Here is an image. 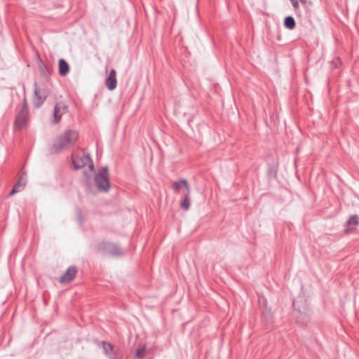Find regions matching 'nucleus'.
Returning a JSON list of instances; mask_svg holds the SVG:
<instances>
[{"mask_svg": "<svg viewBox=\"0 0 359 359\" xmlns=\"http://www.w3.org/2000/svg\"><path fill=\"white\" fill-rule=\"evenodd\" d=\"M79 138V133L74 130H67L62 134L58 135L54 140L53 149L56 152H60L74 145Z\"/></svg>", "mask_w": 359, "mask_h": 359, "instance_id": "f257e3e1", "label": "nucleus"}, {"mask_svg": "<svg viewBox=\"0 0 359 359\" xmlns=\"http://www.w3.org/2000/svg\"><path fill=\"white\" fill-rule=\"evenodd\" d=\"M72 162L75 170H79L88 165L89 171L94 170L93 162L89 154L84 151H76L72 155Z\"/></svg>", "mask_w": 359, "mask_h": 359, "instance_id": "f03ea898", "label": "nucleus"}, {"mask_svg": "<svg viewBox=\"0 0 359 359\" xmlns=\"http://www.w3.org/2000/svg\"><path fill=\"white\" fill-rule=\"evenodd\" d=\"M95 183L97 188L102 191H107L110 189L108 167L101 168L95 175Z\"/></svg>", "mask_w": 359, "mask_h": 359, "instance_id": "7ed1b4c3", "label": "nucleus"}, {"mask_svg": "<svg viewBox=\"0 0 359 359\" xmlns=\"http://www.w3.org/2000/svg\"><path fill=\"white\" fill-rule=\"evenodd\" d=\"M49 95L48 89L45 87H38L34 84V95L33 97V104L36 108H39Z\"/></svg>", "mask_w": 359, "mask_h": 359, "instance_id": "20e7f679", "label": "nucleus"}, {"mask_svg": "<svg viewBox=\"0 0 359 359\" xmlns=\"http://www.w3.org/2000/svg\"><path fill=\"white\" fill-rule=\"evenodd\" d=\"M29 120L28 107L25 100L22 109L18 112L15 120V127L18 130L22 129L26 126Z\"/></svg>", "mask_w": 359, "mask_h": 359, "instance_id": "39448f33", "label": "nucleus"}, {"mask_svg": "<svg viewBox=\"0 0 359 359\" xmlns=\"http://www.w3.org/2000/svg\"><path fill=\"white\" fill-rule=\"evenodd\" d=\"M102 347L108 359H122L123 355L121 350L111 343L102 341Z\"/></svg>", "mask_w": 359, "mask_h": 359, "instance_id": "423d86ee", "label": "nucleus"}, {"mask_svg": "<svg viewBox=\"0 0 359 359\" xmlns=\"http://www.w3.org/2000/svg\"><path fill=\"white\" fill-rule=\"evenodd\" d=\"M68 106L63 102H59L55 104L53 109V117L51 121L53 124L58 123L62 117V116L67 113Z\"/></svg>", "mask_w": 359, "mask_h": 359, "instance_id": "0eeeda50", "label": "nucleus"}, {"mask_svg": "<svg viewBox=\"0 0 359 359\" xmlns=\"http://www.w3.org/2000/svg\"><path fill=\"white\" fill-rule=\"evenodd\" d=\"M99 249L104 253L113 256H121L123 254L118 245L109 242L102 243L99 245Z\"/></svg>", "mask_w": 359, "mask_h": 359, "instance_id": "6e6552de", "label": "nucleus"}, {"mask_svg": "<svg viewBox=\"0 0 359 359\" xmlns=\"http://www.w3.org/2000/svg\"><path fill=\"white\" fill-rule=\"evenodd\" d=\"M77 273V269L76 266H69L65 273L60 276L59 279V282L60 283H67L71 282L76 276Z\"/></svg>", "mask_w": 359, "mask_h": 359, "instance_id": "1a4fd4ad", "label": "nucleus"}, {"mask_svg": "<svg viewBox=\"0 0 359 359\" xmlns=\"http://www.w3.org/2000/svg\"><path fill=\"white\" fill-rule=\"evenodd\" d=\"M116 73L115 69H111L109 76L105 80V85L109 90H113L116 88Z\"/></svg>", "mask_w": 359, "mask_h": 359, "instance_id": "9d476101", "label": "nucleus"}, {"mask_svg": "<svg viewBox=\"0 0 359 359\" xmlns=\"http://www.w3.org/2000/svg\"><path fill=\"white\" fill-rule=\"evenodd\" d=\"M172 188L175 192H179L181 189L184 188L187 191H190V187L186 180H180L179 181L173 182Z\"/></svg>", "mask_w": 359, "mask_h": 359, "instance_id": "9b49d317", "label": "nucleus"}, {"mask_svg": "<svg viewBox=\"0 0 359 359\" xmlns=\"http://www.w3.org/2000/svg\"><path fill=\"white\" fill-rule=\"evenodd\" d=\"M359 224V217L358 215H352L349 219L346 222V226L347 228L346 229V232H349L351 231H353L356 228V226Z\"/></svg>", "mask_w": 359, "mask_h": 359, "instance_id": "f8f14e48", "label": "nucleus"}, {"mask_svg": "<svg viewBox=\"0 0 359 359\" xmlns=\"http://www.w3.org/2000/svg\"><path fill=\"white\" fill-rule=\"evenodd\" d=\"M69 72V66L64 59L59 60V74L60 76H66Z\"/></svg>", "mask_w": 359, "mask_h": 359, "instance_id": "ddd939ff", "label": "nucleus"}, {"mask_svg": "<svg viewBox=\"0 0 359 359\" xmlns=\"http://www.w3.org/2000/svg\"><path fill=\"white\" fill-rule=\"evenodd\" d=\"M191 204L190 191H187L184 199L180 203V208L184 210H188Z\"/></svg>", "mask_w": 359, "mask_h": 359, "instance_id": "4468645a", "label": "nucleus"}, {"mask_svg": "<svg viewBox=\"0 0 359 359\" xmlns=\"http://www.w3.org/2000/svg\"><path fill=\"white\" fill-rule=\"evenodd\" d=\"M25 186V182H24L23 178L20 177L18 182L14 185L12 191L10 193V195H13L14 194L19 192L24 188Z\"/></svg>", "mask_w": 359, "mask_h": 359, "instance_id": "2eb2a0df", "label": "nucleus"}, {"mask_svg": "<svg viewBox=\"0 0 359 359\" xmlns=\"http://www.w3.org/2000/svg\"><path fill=\"white\" fill-rule=\"evenodd\" d=\"M295 20L293 17L287 16L285 18L284 25L289 29H293L295 27Z\"/></svg>", "mask_w": 359, "mask_h": 359, "instance_id": "dca6fc26", "label": "nucleus"}, {"mask_svg": "<svg viewBox=\"0 0 359 359\" xmlns=\"http://www.w3.org/2000/svg\"><path fill=\"white\" fill-rule=\"evenodd\" d=\"M294 9L297 11L299 8V2L302 4H305L306 0H290Z\"/></svg>", "mask_w": 359, "mask_h": 359, "instance_id": "f3484780", "label": "nucleus"}, {"mask_svg": "<svg viewBox=\"0 0 359 359\" xmlns=\"http://www.w3.org/2000/svg\"><path fill=\"white\" fill-rule=\"evenodd\" d=\"M83 174L86 175V182H88V181L90 180V177L86 175V172H84Z\"/></svg>", "mask_w": 359, "mask_h": 359, "instance_id": "a211bd4d", "label": "nucleus"}, {"mask_svg": "<svg viewBox=\"0 0 359 359\" xmlns=\"http://www.w3.org/2000/svg\"><path fill=\"white\" fill-rule=\"evenodd\" d=\"M136 355H141L140 351H137L136 352Z\"/></svg>", "mask_w": 359, "mask_h": 359, "instance_id": "6ab92c4d", "label": "nucleus"}]
</instances>
